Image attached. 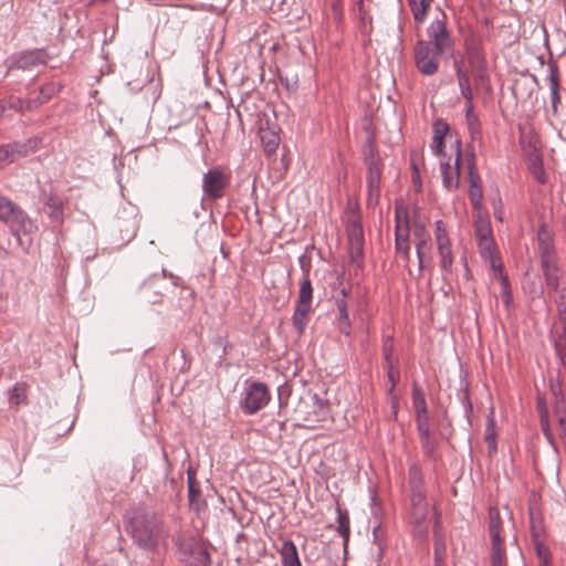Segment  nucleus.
Instances as JSON below:
<instances>
[{
  "label": "nucleus",
  "instance_id": "f257e3e1",
  "mask_svg": "<svg viewBox=\"0 0 566 566\" xmlns=\"http://www.w3.org/2000/svg\"><path fill=\"white\" fill-rule=\"evenodd\" d=\"M130 535L134 544L151 553L158 551L167 538L163 521L153 512L135 513L130 520Z\"/></svg>",
  "mask_w": 566,
  "mask_h": 566
},
{
  "label": "nucleus",
  "instance_id": "f03ea898",
  "mask_svg": "<svg viewBox=\"0 0 566 566\" xmlns=\"http://www.w3.org/2000/svg\"><path fill=\"white\" fill-rule=\"evenodd\" d=\"M0 220L7 223L20 245L23 244L21 235H32L39 227L28 213L12 200L0 196Z\"/></svg>",
  "mask_w": 566,
  "mask_h": 566
},
{
  "label": "nucleus",
  "instance_id": "7ed1b4c3",
  "mask_svg": "<svg viewBox=\"0 0 566 566\" xmlns=\"http://www.w3.org/2000/svg\"><path fill=\"white\" fill-rule=\"evenodd\" d=\"M364 164L367 168V206L376 207L380 199L381 159L374 136H369L363 147Z\"/></svg>",
  "mask_w": 566,
  "mask_h": 566
},
{
  "label": "nucleus",
  "instance_id": "20e7f679",
  "mask_svg": "<svg viewBox=\"0 0 566 566\" xmlns=\"http://www.w3.org/2000/svg\"><path fill=\"white\" fill-rule=\"evenodd\" d=\"M313 285L307 273L302 276L300 290L292 315V324L298 335H302L310 322L313 303Z\"/></svg>",
  "mask_w": 566,
  "mask_h": 566
},
{
  "label": "nucleus",
  "instance_id": "39448f33",
  "mask_svg": "<svg viewBox=\"0 0 566 566\" xmlns=\"http://www.w3.org/2000/svg\"><path fill=\"white\" fill-rule=\"evenodd\" d=\"M178 556L184 566H211L206 543L196 536L184 537L179 541Z\"/></svg>",
  "mask_w": 566,
  "mask_h": 566
},
{
  "label": "nucleus",
  "instance_id": "423d86ee",
  "mask_svg": "<svg viewBox=\"0 0 566 566\" xmlns=\"http://www.w3.org/2000/svg\"><path fill=\"white\" fill-rule=\"evenodd\" d=\"M453 158L440 160V171L442 176V185L449 191H454L460 186V165L462 160V143L455 138L452 145Z\"/></svg>",
  "mask_w": 566,
  "mask_h": 566
},
{
  "label": "nucleus",
  "instance_id": "0eeeda50",
  "mask_svg": "<svg viewBox=\"0 0 566 566\" xmlns=\"http://www.w3.org/2000/svg\"><path fill=\"white\" fill-rule=\"evenodd\" d=\"M442 53L426 41H418L415 46V61L418 71L428 76L436 74L439 70Z\"/></svg>",
  "mask_w": 566,
  "mask_h": 566
},
{
  "label": "nucleus",
  "instance_id": "6e6552de",
  "mask_svg": "<svg viewBox=\"0 0 566 566\" xmlns=\"http://www.w3.org/2000/svg\"><path fill=\"white\" fill-rule=\"evenodd\" d=\"M230 175L221 168L209 169L202 177L203 197L209 200H218L223 197L229 186Z\"/></svg>",
  "mask_w": 566,
  "mask_h": 566
},
{
  "label": "nucleus",
  "instance_id": "1a4fd4ad",
  "mask_svg": "<svg viewBox=\"0 0 566 566\" xmlns=\"http://www.w3.org/2000/svg\"><path fill=\"white\" fill-rule=\"evenodd\" d=\"M396 231L395 248L406 262L410 261V223L407 218V211L402 207H396Z\"/></svg>",
  "mask_w": 566,
  "mask_h": 566
},
{
  "label": "nucleus",
  "instance_id": "9d476101",
  "mask_svg": "<svg viewBox=\"0 0 566 566\" xmlns=\"http://www.w3.org/2000/svg\"><path fill=\"white\" fill-rule=\"evenodd\" d=\"M270 401V392L268 387L262 382H252L241 405L243 411L248 415L256 413L264 408Z\"/></svg>",
  "mask_w": 566,
  "mask_h": 566
},
{
  "label": "nucleus",
  "instance_id": "9b49d317",
  "mask_svg": "<svg viewBox=\"0 0 566 566\" xmlns=\"http://www.w3.org/2000/svg\"><path fill=\"white\" fill-rule=\"evenodd\" d=\"M36 147L38 142L35 139L0 145V169L33 153Z\"/></svg>",
  "mask_w": 566,
  "mask_h": 566
},
{
  "label": "nucleus",
  "instance_id": "f8f14e48",
  "mask_svg": "<svg viewBox=\"0 0 566 566\" xmlns=\"http://www.w3.org/2000/svg\"><path fill=\"white\" fill-rule=\"evenodd\" d=\"M45 63L46 56L42 51H24L10 57L8 70H31Z\"/></svg>",
  "mask_w": 566,
  "mask_h": 566
},
{
  "label": "nucleus",
  "instance_id": "ddd939ff",
  "mask_svg": "<svg viewBox=\"0 0 566 566\" xmlns=\"http://www.w3.org/2000/svg\"><path fill=\"white\" fill-rule=\"evenodd\" d=\"M468 177H469V198L474 211L480 212L482 209L483 189L481 185V178L476 171L474 156L470 155L468 159Z\"/></svg>",
  "mask_w": 566,
  "mask_h": 566
},
{
  "label": "nucleus",
  "instance_id": "4468645a",
  "mask_svg": "<svg viewBox=\"0 0 566 566\" xmlns=\"http://www.w3.org/2000/svg\"><path fill=\"white\" fill-rule=\"evenodd\" d=\"M428 36L430 40L426 42L442 52L450 50L452 46V40L444 20L432 21L428 28Z\"/></svg>",
  "mask_w": 566,
  "mask_h": 566
},
{
  "label": "nucleus",
  "instance_id": "2eb2a0df",
  "mask_svg": "<svg viewBox=\"0 0 566 566\" xmlns=\"http://www.w3.org/2000/svg\"><path fill=\"white\" fill-rule=\"evenodd\" d=\"M415 238L416 253L418 258L419 270L424 268V251L430 249V233L421 220H413L410 224Z\"/></svg>",
  "mask_w": 566,
  "mask_h": 566
},
{
  "label": "nucleus",
  "instance_id": "dca6fc26",
  "mask_svg": "<svg viewBox=\"0 0 566 566\" xmlns=\"http://www.w3.org/2000/svg\"><path fill=\"white\" fill-rule=\"evenodd\" d=\"M537 242L541 255V265H547L549 262L557 261L553 234L545 224H542L537 230Z\"/></svg>",
  "mask_w": 566,
  "mask_h": 566
},
{
  "label": "nucleus",
  "instance_id": "f3484780",
  "mask_svg": "<svg viewBox=\"0 0 566 566\" xmlns=\"http://www.w3.org/2000/svg\"><path fill=\"white\" fill-rule=\"evenodd\" d=\"M417 432L423 455L428 460H436L438 442L430 429V420L417 422Z\"/></svg>",
  "mask_w": 566,
  "mask_h": 566
},
{
  "label": "nucleus",
  "instance_id": "a211bd4d",
  "mask_svg": "<svg viewBox=\"0 0 566 566\" xmlns=\"http://www.w3.org/2000/svg\"><path fill=\"white\" fill-rule=\"evenodd\" d=\"M43 206L52 222L62 224L64 221V205L62 199L54 192H43Z\"/></svg>",
  "mask_w": 566,
  "mask_h": 566
},
{
  "label": "nucleus",
  "instance_id": "6ab92c4d",
  "mask_svg": "<svg viewBox=\"0 0 566 566\" xmlns=\"http://www.w3.org/2000/svg\"><path fill=\"white\" fill-rule=\"evenodd\" d=\"M546 81L548 83L549 93H551V103H552V112L553 115H557L558 104L560 103L559 96V76L558 69L556 64H548V74L546 76Z\"/></svg>",
  "mask_w": 566,
  "mask_h": 566
},
{
  "label": "nucleus",
  "instance_id": "aec40b11",
  "mask_svg": "<svg viewBox=\"0 0 566 566\" xmlns=\"http://www.w3.org/2000/svg\"><path fill=\"white\" fill-rule=\"evenodd\" d=\"M411 510L417 524H421L428 514V503L422 489L411 490Z\"/></svg>",
  "mask_w": 566,
  "mask_h": 566
},
{
  "label": "nucleus",
  "instance_id": "412c9836",
  "mask_svg": "<svg viewBox=\"0 0 566 566\" xmlns=\"http://www.w3.org/2000/svg\"><path fill=\"white\" fill-rule=\"evenodd\" d=\"M450 127L448 123L441 118L433 123V138H432V151L434 155L446 157L444 149V137L449 134Z\"/></svg>",
  "mask_w": 566,
  "mask_h": 566
},
{
  "label": "nucleus",
  "instance_id": "4be33fe9",
  "mask_svg": "<svg viewBox=\"0 0 566 566\" xmlns=\"http://www.w3.org/2000/svg\"><path fill=\"white\" fill-rule=\"evenodd\" d=\"M412 406L415 409V420L417 422L429 421L428 408L424 398V394L421 387L417 384H412Z\"/></svg>",
  "mask_w": 566,
  "mask_h": 566
},
{
  "label": "nucleus",
  "instance_id": "5701e85b",
  "mask_svg": "<svg viewBox=\"0 0 566 566\" xmlns=\"http://www.w3.org/2000/svg\"><path fill=\"white\" fill-rule=\"evenodd\" d=\"M279 554L282 566H302L296 545L292 541L285 539L279 549Z\"/></svg>",
  "mask_w": 566,
  "mask_h": 566
},
{
  "label": "nucleus",
  "instance_id": "b1692460",
  "mask_svg": "<svg viewBox=\"0 0 566 566\" xmlns=\"http://www.w3.org/2000/svg\"><path fill=\"white\" fill-rule=\"evenodd\" d=\"M29 385L24 381L15 382L8 391V400L11 407L18 408L28 405Z\"/></svg>",
  "mask_w": 566,
  "mask_h": 566
},
{
  "label": "nucleus",
  "instance_id": "393cba45",
  "mask_svg": "<svg viewBox=\"0 0 566 566\" xmlns=\"http://www.w3.org/2000/svg\"><path fill=\"white\" fill-rule=\"evenodd\" d=\"M502 520L497 507L492 506L489 509V532L491 542H503L502 534Z\"/></svg>",
  "mask_w": 566,
  "mask_h": 566
},
{
  "label": "nucleus",
  "instance_id": "a878e982",
  "mask_svg": "<svg viewBox=\"0 0 566 566\" xmlns=\"http://www.w3.org/2000/svg\"><path fill=\"white\" fill-rule=\"evenodd\" d=\"M60 91V86L55 83L45 84L40 88L39 96L36 98H29L27 108L29 111L36 108L39 105L48 102Z\"/></svg>",
  "mask_w": 566,
  "mask_h": 566
},
{
  "label": "nucleus",
  "instance_id": "bb28decb",
  "mask_svg": "<svg viewBox=\"0 0 566 566\" xmlns=\"http://www.w3.org/2000/svg\"><path fill=\"white\" fill-rule=\"evenodd\" d=\"M437 250L440 258V266L441 269L450 273L452 271L453 265V253L451 248V241L437 243Z\"/></svg>",
  "mask_w": 566,
  "mask_h": 566
},
{
  "label": "nucleus",
  "instance_id": "cd10ccee",
  "mask_svg": "<svg viewBox=\"0 0 566 566\" xmlns=\"http://www.w3.org/2000/svg\"><path fill=\"white\" fill-rule=\"evenodd\" d=\"M432 2L433 0H408L413 19L417 22L422 23L427 19Z\"/></svg>",
  "mask_w": 566,
  "mask_h": 566
},
{
  "label": "nucleus",
  "instance_id": "c85d7f7f",
  "mask_svg": "<svg viewBox=\"0 0 566 566\" xmlns=\"http://www.w3.org/2000/svg\"><path fill=\"white\" fill-rule=\"evenodd\" d=\"M188 497L190 507L196 512H199L206 505L201 499V492L199 488L196 486L195 476L190 473L188 474Z\"/></svg>",
  "mask_w": 566,
  "mask_h": 566
},
{
  "label": "nucleus",
  "instance_id": "c756f323",
  "mask_svg": "<svg viewBox=\"0 0 566 566\" xmlns=\"http://www.w3.org/2000/svg\"><path fill=\"white\" fill-rule=\"evenodd\" d=\"M546 286L552 291H557L559 285V269L557 261L549 262L547 265H542Z\"/></svg>",
  "mask_w": 566,
  "mask_h": 566
},
{
  "label": "nucleus",
  "instance_id": "7c9ffc66",
  "mask_svg": "<svg viewBox=\"0 0 566 566\" xmlns=\"http://www.w3.org/2000/svg\"><path fill=\"white\" fill-rule=\"evenodd\" d=\"M521 145L523 147V150L527 158H531V156L534 155H541L539 148H541V142L538 139V136L534 133L525 134L521 137Z\"/></svg>",
  "mask_w": 566,
  "mask_h": 566
},
{
  "label": "nucleus",
  "instance_id": "2f4dec72",
  "mask_svg": "<svg viewBox=\"0 0 566 566\" xmlns=\"http://www.w3.org/2000/svg\"><path fill=\"white\" fill-rule=\"evenodd\" d=\"M528 170L535 180L539 184L546 182V172L543 166V159L541 155L531 156L527 158Z\"/></svg>",
  "mask_w": 566,
  "mask_h": 566
},
{
  "label": "nucleus",
  "instance_id": "473e14b6",
  "mask_svg": "<svg viewBox=\"0 0 566 566\" xmlns=\"http://www.w3.org/2000/svg\"><path fill=\"white\" fill-rule=\"evenodd\" d=\"M457 74L461 94L465 99V107L473 106V93L470 86L469 76L462 73L460 69L457 70Z\"/></svg>",
  "mask_w": 566,
  "mask_h": 566
},
{
  "label": "nucleus",
  "instance_id": "72a5a7b5",
  "mask_svg": "<svg viewBox=\"0 0 566 566\" xmlns=\"http://www.w3.org/2000/svg\"><path fill=\"white\" fill-rule=\"evenodd\" d=\"M337 532L344 538V546L346 547L349 541L350 534V525H349V516L346 511H342L339 507L337 509Z\"/></svg>",
  "mask_w": 566,
  "mask_h": 566
},
{
  "label": "nucleus",
  "instance_id": "f704fd0d",
  "mask_svg": "<svg viewBox=\"0 0 566 566\" xmlns=\"http://www.w3.org/2000/svg\"><path fill=\"white\" fill-rule=\"evenodd\" d=\"M465 120L468 125L469 133L473 139L480 136V122L478 115L474 113V106L465 107Z\"/></svg>",
  "mask_w": 566,
  "mask_h": 566
},
{
  "label": "nucleus",
  "instance_id": "c9c22d12",
  "mask_svg": "<svg viewBox=\"0 0 566 566\" xmlns=\"http://www.w3.org/2000/svg\"><path fill=\"white\" fill-rule=\"evenodd\" d=\"M475 233L478 241H488V239H492V229L489 219L482 216H478V219L475 221Z\"/></svg>",
  "mask_w": 566,
  "mask_h": 566
},
{
  "label": "nucleus",
  "instance_id": "e433bc0d",
  "mask_svg": "<svg viewBox=\"0 0 566 566\" xmlns=\"http://www.w3.org/2000/svg\"><path fill=\"white\" fill-rule=\"evenodd\" d=\"M496 436L495 421L491 416L489 417L485 426V441L488 442V450L490 454L496 452L497 450Z\"/></svg>",
  "mask_w": 566,
  "mask_h": 566
},
{
  "label": "nucleus",
  "instance_id": "4c0bfd02",
  "mask_svg": "<svg viewBox=\"0 0 566 566\" xmlns=\"http://www.w3.org/2000/svg\"><path fill=\"white\" fill-rule=\"evenodd\" d=\"M478 244H479V249H480L481 255L485 260H490L492 268L495 269L496 268L497 259L495 256V249H494L493 238L492 239H488V241H485V240L480 241Z\"/></svg>",
  "mask_w": 566,
  "mask_h": 566
},
{
  "label": "nucleus",
  "instance_id": "58836bf2",
  "mask_svg": "<svg viewBox=\"0 0 566 566\" xmlns=\"http://www.w3.org/2000/svg\"><path fill=\"white\" fill-rule=\"evenodd\" d=\"M491 562L492 566H506L505 551L502 547L503 542H491Z\"/></svg>",
  "mask_w": 566,
  "mask_h": 566
},
{
  "label": "nucleus",
  "instance_id": "ea45409f",
  "mask_svg": "<svg viewBox=\"0 0 566 566\" xmlns=\"http://www.w3.org/2000/svg\"><path fill=\"white\" fill-rule=\"evenodd\" d=\"M337 312L338 329L342 334L349 336L352 333V324L348 315V308H340Z\"/></svg>",
  "mask_w": 566,
  "mask_h": 566
},
{
  "label": "nucleus",
  "instance_id": "a19ab883",
  "mask_svg": "<svg viewBox=\"0 0 566 566\" xmlns=\"http://www.w3.org/2000/svg\"><path fill=\"white\" fill-rule=\"evenodd\" d=\"M349 240L355 243L357 253H361L364 234L358 223H353L348 230Z\"/></svg>",
  "mask_w": 566,
  "mask_h": 566
},
{
  "label": "nucleus",
  "instance_id": "79ce46f5",
  "mask_svg": "<svg viewBox=\"0 0 566 566\" xmlns=\"http://www.w3.org/2000/svg\"><path fill=\"white\" fill-rule=\"evenodd\" d=\"M447 544L442 533L434 530V556L446 557Z\"/></svg>",
  "mask_w": 566,
  "mask_h": 566
},
{
  "label": "nucleus",
  "instance_id": "37998d69",
  "mask_svg": "<svg viewBox=\"0 0 566 566\" xmlns=\"http://www.w3.org/2000/svg\"><path fill=\"white\" fill-rule=\"evenodd\" d=\"M434 239H436V243H442V242L450 241L447 228L442 220H437L434 222Z\"/></svg>",
  "mask_w": 566,
  "mask_h": 566
},
{
  "label": "nucleus",
  "instance_id": "c03bdc74",
  "mask_svg": "<svg viewBox=\"0 0 566 566\" xmlns=\"http://www.w3.org/2000/svg\"><path fill=\"white\" fill-rule=\"evenodd\" d=\"M261 139L264 144V150L268 155H271L276 150L279 146V137L275 134L270 133L268 139L265 135H262Z\"/></svg>",
  "mask_w": 566,
  "mask_h": 566
},
{
  "label": "nucleus",
  "instance_id": "a18cd8bd",
  "mask_svg": "<svg viewBox=\"0 0 566 566\" xmlns=\"http://www.w3.org/2000/svg\"><path fill=\"white\" fill-rule=\"evenodd\" d=\"M409 481L411 484V490L413 489H421V472L420 469L417 465H411L409 469Z\"/></svg>",
  "mask_w": 566,
  "mask_h": 566
},
{
  "label": "nucleus",
  "instance_id": "49530a36",
  "mask_svg": "<svg viewBox=\"0 0 566 566\" xmlns=\"http://www.w3.org/2000/svg\"><path fill=\"white\" fill-rule=\"evenodd\" d=\"M555 350L562 365L566 367V337H558L555 342Z\"/></svg>",
  "mask_w": 566,
  "mask_h": 566
},
{
  "label": "nucleus",
  "instance_id": "de8ad7c7",
  "mask_svg": "<svg viewBox=\"0 0 566 566\" xmlns=\"http://www.w3.org/2000/svg\"><path fill=\"white\" fill-rule=\"evenodd\" d=\"M500 277H501V284H502V294H503V298H504V304L506 306H509L510 303L512 302V293L510 290L509 281H507V277L505 275H503V273L501 271H500Z\"/></svg>",
  "mask_w": 566,
  "mask_h": 566
},
{
  "label": "nucleus",
  "instance_id": "09e8293b",
  "mask_svg": "<svg viewBox=\"0 0 566 566\" xmlns=\"http://www.w3.org/2000/svg\"><path fill=\"white\" fill-rule=\"evenodd\" d=\"M348 296H349V289L343 287L340 290V294L335 296V305L337 307V311L340 308H348Z\"/></svg>",
  "mask_w": 566,
  "mask_h": 566
},
{
  "label": "nucleus",
  "instance_id": "8fccbe9b",
  "mask_svg": "<svg viewBox=\"0 0 566 566\" xmlns=\"http://www.w3.org/2000/svg\"><path fill=\"white\" fill-rule=\"evenodd\" d=\"M332 11L334 20L340 23L343 21V0H333Z\"/></svg>",
  "mask_w": 566,
  "mask_h": 566
},
{
  "label": "nucleus",
  "instance_id": "3c124183",
  "mask_svg": "<svg viewBox=\"0 0 566 566\" xmlns=\"http://www.w3.org/2000/svg\"><path fill=\"white\" fill-rule=\"evenodd\" d=\"M355 6L358 10L359 19L363 24H366L367 22L371 21V18L369 17L368 12L365 9L364 0H356Z\"/></svg>",
  "mask_w": 566,
  "mask_h": 566
},
{
  "label": "nucleus",
  "instance_id": "603ef678",
  "mask_svg": "<svg viewBox=\"0 0 566 566\" xmlns=\"http://www.w3.org/2000/svg\"><path fill=\"white\" fill-rule=\"evenodd\" d=\"M557 311L559 319H566V290L563 289L562 294L557 301Z\"/></svg>",
  "mask_w": 566,
  "mask_h": 566
},
{
  "label": "nucleus",
  "instance_id": "864d4df0",
  "mask_svg": "<svg viewBox=\"0 0 566 566\" xmlns=\"http://www.w3.org/2000/svg\"><path fill=\"white\" fill-rule=\"evenodd\" d=\"M27 106H28V101H23V99L18 98V97L17 98L11 97L9 99V107L13 108V109H15L18 112H23L25 109L29 111L27 108Z\"/></svg>",
  "mask_w": 566,
  "mask_h": 566
},
{
  "label": "nucleus",
  "instance_id": "5fc2aeb1",
  "mask_svg": "<svg viewBox=\"0 0 566 566\" xmlns=\"http://www.w3.org/2000/svg\"><path fill=\"white\" fill-rule=\"evenodd\" d=\"M387 365H388L387 377H388L389 381L391 382L390 389L392 390L395 388L397 379L399 377V371L392 367L391 363L388 361Z\"/></svg>",
  "mask_w": 566,
  "mask_h": 566
},
{
  "label": "nucleus",
  "instance_id": "6e6d98bb",
  "mask_svg": "<svg viewBox=\"0 0 566 566\" xmlns=\"http://www.w3.org/2000/svg\"><path fill=\"white\" fill-rule=\"evenodd\" d=\"M537 554L541 558L544 559V564L545 566H548V560H547V556H548V552L546 549V547H544L542 544H538L537 545Z\"/></svg>",
  "mask_w": 566,
  "mask_h": 566
},
{
  "label": "nucleus",
  "instance_id": "4d7b16f0",
  "mask_svg": "<svg viewBox=\"0 0 566 566\" xmlns=\"http://www.w3.org/2000/svg\"><path fill=\"white\" fill-rule=\"evenodd\" d=\"M541 424H542V430L544 432V434L546 436V438L552 441V436H551V432H549V429H548V422H547V419L546 417H542L541 419Z\"/></svg>",
  "mask_w": 566,
  "mask_h": 566
},
{
  "label": "nucleus",
  "instance_id": "13d9d810",
  "mask_svg": "<svg viewBox=\"0 0 566 566\" xmlns=\"http://www.w3.org/2000/svg\"><path fill=\"white\" fill-rule=\"evenodd\" d=\"M494 218L500 221V222H503L504 220V210L503 208L500 206V207H496L494 209Z\"/></svg>",
  "mask_w": 566,
  "mask_h": 566
},
{
  "label": "nucleus",
  "instance_id": "bf43d9fd",
  "mask_svg": "<svg viewBox=\"0 0 566 566\" xmlns=\"http://www.w3.org/2000/svg\"><path fill=\"white\" fill-rule=\"evenodd\" d=\"M411 168L413 170V179H419L420 175H419V168L417 166V163H416V159H415V155L412 154L411 156Z\"/></svg>",
  "mask_w": 566,
  "mask_h": 566
},
{
  "label": "nucleus",
  "instance_id": "052dcab7",
  "mask_svg": "<svg viewBox=\"0 0 566 566\" xmlns=\"http://www.w3.org/2000/svg\"><path fill=\"white\" fill-rule=\"evenodd\" d=\"M434 566H444V557L434 556Z\"/></svg>",
  "mask_w": 566,
  "mask_h": 566
},
{
  "label": "nucleus",
  "instance_id": "680f3d73",
  "mask_svg": "<svg viewBox=\"0 0 566 566\" xmlns=\"http://www.w3.org/2000/svg\"><path fill=\"white\" fill-rule=\"evenodd\" d=\"M563 322V336L562 337H566V319H560Z\"/></svg>",
  "mask_w": 566,
  "mask_h": 566
},
{
  "label": "nucleus",
  "instance_id": "e2e57ef3",
  "mask_svg": "<svg viewBox=\"0 0 566 566\" xmlns=\"http://www.w3.org/2000/svg\"><path fill=\"white\" fill-rule=\"evenodd\" d=\"M313 400H314V402H315L316 405H319V406L322 407V402H321V400L318 399L317 395H314V396H313Z\"/></svg>",
  "mask_w": 566,
  "mask_h": 566
},
{
  "label": "nucleus",
  "instance_id": "0e129e2a",
  "mask_svg": "<svg viewBox=\"0 0 566 566\" xmlns=\"http://www.w3.org/2000/svg\"><path fill=\"white\" fill-rule=\"evenodd\" d=\"M4 111H6V106L3 103L0 102V116L3 114Z\"/></svg>",
  "mask_w": 566,
  "mask_h": 566
},
{
  "label": "nucleus",
  "instance_id": "69168bd1",
  "mask_svg": "<svg viewBox=\"0 0 566 566\" xmlns=\"http://www.w3.org/2000/svg\"><path fill=\"white\" fill-rule=\"evenodd\" d=\"M93 1L94 2H103V3H105V2H108L109 0H93Z\"/></svg>",
  "mask_w": 566,
  "mask_h": 566
},
{
  "label": "nucleus",
  "instance_id": "338daca9",
  "mask_svg": "<svg viewBox=\"0 0 566 566\" xmlns=\"http://www.w3.org/2000/svg\"><path fill=\"white\" fill-rule=\"evenodd\" d=\"M151 302H153V303H158V302H159V300L155 298V300H153Z\"/></svg>",
  "mask_w": 566,
  "mask_h": 566
}]
</instances>
